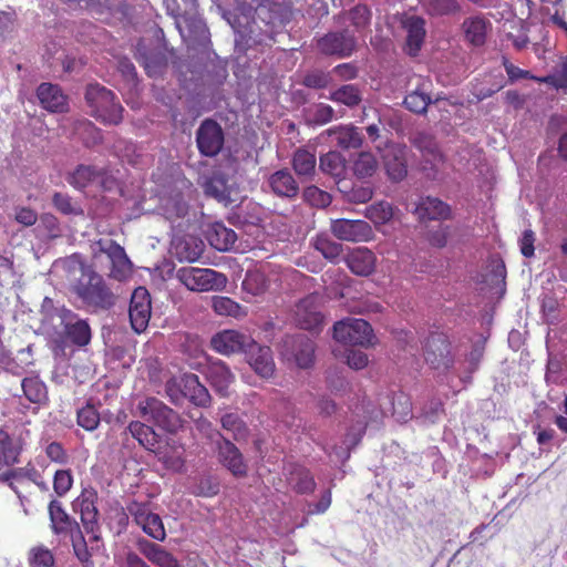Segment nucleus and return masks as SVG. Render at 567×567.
I'll use <instances>...</instances> for the list:
<instances>
[{"label": "nucleus", "instance_id": "obj_59", "mask_svg": "<svg viewBox=\"0 0 567 567\" xmlns=\"http://www.w3.org/2000/svg\"><path fill=\"white\" fill-rule=\"evenodd\" d=\"M163 210L168 220H175L187 214L188 206L182 198H169L164 204Z\"/></svg>", "mask_w": 567, "mask_h": 567}, {"label": "nucleus", "instance_id": "obj_6", "mask_svg": "<svg viewBox=\"0 0 567 567\" xmlns=\"http://www.w3.org/2000/svg\"><path fill=\"white\" fill-rule=\"evenodd\" d=\"M333 338L343 344L368 348L374 344L375 336L368 321L347 318L334 323Z\"/></svg>", "mask_w": 567, "mask_h": 567}, {"label": "nucleus", "instance_id": "obj_10", "mask_svg": "<svg viewBox=\"0 0 567 567\" xmlns=\"http://www.w3.org/2000/svg\"><path fill=\"white\" fill-rule=\"evenodd\" d=\"M97 498V492L93 487H85L72 502L73 511L80 514L84 530L87 534H92V539L94 540L99 539L96 535V532H99Z\"/></svg>", "mask_w": 567, "mask_h": 567}, {"label": "nucleus", "instance_id": "obj_56", "mask_svg": "<svg viewBox=\"0 0 567 567\" xmlns=\"http://www.w3.org/2000/svg\"><path fill=\"white\" fill-rule=\"evenodd\" d=\"M55 564L52 551L44 546H37L30 550V567H53Z\"/></svg>", "mask_w": 567, "mask_h": 567}, {"label": "nucleus", "instance_id": "obj_43", "mask_svg": "<svg viewBox=\"0 0 567 567\" xmlns=\"http://www.w3.org/2000/svg\"><path fill=\"white\" fill-rule=\"evenodd\" d=\"M338 189L344 195L346 200L353 204L368 203L373 197V189L371 186L354 185L349 186V183L344 181L337 182Z\"/></svg>", "mask_w": 567, "mask_h": 567}, {"label": "nucleus", "instance_id": "obj_30", "mask_svg": "<svg viewBox=\"0 0 567 567\" xmlns=\"http://www.w3.org/2000/svg\"><path fill=\"white\" fill-rule=\"evenodd\" d=\"M182 388H184L185 399H188L197 406H207L210 402L208 390L199 382L198 375L194 373H184L182 375Z\"/></svg>", "mask_w": 567, "mask_h": 567}, {"label": "nucleus", "instance_id": "obj_21", "mask_svg": "<svg viewBox=\"0 0 567 567\" xmlns=\"http://www.w3.org/2000/svg\"><path fill=\"white\" fill-rule=\"evenodd\" d=\"M348 268L357 276H370L377 265V257L367 247H355L349 250L344 257Z\"/></svg>", "mask_w": 567, "mask_h": 567}, {"label": "nucleus", "instance_id": "obj_27", "mask_svg": "<svg viewBox=\"0 0 567 567\" xmlns=\"http://www.w3.org/2000/svg\"><path fill=\"white\" fill-rule=\"evenodd\" d=\"M105 174V168L80 164L73 172L68 174L66 182L76 189H84L89 185L102 181Z\"/></svg>", "mask_w": 567, "mask_h": 567}, {"label": "nucleus", "instance_id": "obj_47", "mask_svg": "<svg viewBox=\"0 0 567 567\" xmlns=\"http://www.w3.org/2000/svg\"><path fill=\"white\" fill-rule=\"evenodd\" d=\"M241 286L246 292L259 296L268 289L269 282L265 272L259 269H252L246 272Z\"/></svg>", "mask_w": 567, "mask_h": 567}, {"label": "nucleus", "instance_id": "obj_46", "mask_svg": "<svg viewBox=\"0 0 567 567\" xmlns=\"http://www.w3.org/2000/svg\"><path fill=\"white\" fill-rule=\"evenodd\" d=\"M329 99L349 107L358 106L362 101L360 89L354 84H344L330 93Z\"/></svg>", "mask_w": 567, "mask_h": 567}, {"label": "nucleus", "instance_id": "obj_60", "mask_svg": "<svg viewBox=\"0 0 567 567\" xmlns=\"http://www.w3.org/2000/svg\"><path fill=\"white\" fill-rule=\"evenodd\" d=\"M44 453L47 457L55 464L65 465L69 462V454L60 442H50L45 446Z\"/></svg>", "mask_w": 567, "mask_h": 567}, {"label": "nucleus", "instance_id": "obj_5", "mask_svg": "<svg viewBox=\"0 0 567 567\" xmlns=\"http://www.w3.org/2000/svg\"><path fill=\"white\" fill-rule=\"evenodd\" d=\"M136 409L142 419L153 422L168 433H176L183 427L179 414L157 398L151 396L141 400Z\"/></svg>", "mask_w": 567, "mask_h": 567}, {"label": "nucleus", "instance_id": "obj_44", "mask_svg": "<svg viewBox=\"0 0 567 567\" xmlns=\"http://www.w3.org/2000/svg\"><path fill=\"white\" fill-rule=\"evenodd\" d=\"M128 431L138 443L146 450L153 451L158 443V435L152 426L140 421H132L128 424Z\"/></svg>", "mask_w": 567, "mask_h": 567}, {"label": "nucleus", "instance_id": "obj_38", "mask_svg": "<svg viewBox=\"0 0 567 567\" xmlns=\"http://www.w3.org/2000/svg\"><path fill=\"white\" fill-rule=\"evenodd\" d=\"M319 168L327 175L338 181H344L346 159L336 151L328 152L320 156Z\"/></svg>", "mask_w": 567, "mask_h": 567}, {"label": "nucleus", "instance_id": "obj_58", "mask_svg": "<svg viewBox=\"0 0 567 567\" xmlns=\"http://www.w3.org/2000/svg\"><path fill=\"white\" fill-rule=\"evenodd\" d=\"M303 198L315 207H327L331 204V196L317 186L306 187L303 190Z\"/></svg>", "mask_w": 567, "mask_h": 567}, {"label": "nucleus", "instance_id": "obj_63", "mask_svg": "<svg viewBox=\"0 0 567 567\" xmlns=\"http://www.w3.org/2000/svg\"><path fill=\"white\" fill-rule=\"evenodd\" d=\"M393 415L400 423H405L412 417V406L408 398H399L393 402Z\"/></svg>", "mask_w": 567, "mask_h": 567}, {"label": "nucleus", "instance_id": "obj_36", "mask_svg": "<svg viewBox=\"0 0 567 567\" xmlns=\"http://www.w3.org/2000/svg\"><path fill=\"white\" fill-rule=\"evenodd\" d=\"M312 247L322 255V257L332 264H338L343 254L342 244L333 240L328 234L321 233L311 239Z\"/></svg>", "mask_w": 567, "mask_h": 567}, {"label": "nucleus", "instance_id": "obj_50", "mask_svg": "<svg viewBox=\"0 0 567 567\" xmlns=\"http://www.w3.org/2000/svg\"><path fill=\"white\" fill-rule=\"evenodd\" d=\"M424 6L432 17L455 16L462 9L458 0H426Z\"/></svg>", "mask_w": 567, "mask_h": 567}, {"label": "nucleus", "instance_id": "obj_24", "mask_svg": "<svg viewBox=\"0 0 567 567\" xmlns=\"http://www.w3.org/2000/svg\"><path fill=\"white\" fill-rule=\"evenodd\" d=\"M218 457L220 463L231 472L234 476L244 477L247 475L248 467L244 462L243 454L229 440L224 439L219 444Z\"/></svg>", "mask_w": 567, "mask_h": 567}, {"label": "nucleus", "instance_id": "obj_25", "mask_svg": "<svg viewBox=\"0 0 567 567\" xmlns=\"http://www.w3.org/2000/svg\"><path fill=\"white\" fill-rule=\"evenodd\" d=\"M23 396L38 409L49 403V390L45 382L37 374L21 380Z\"/></svg>", "mask_w": 567, "mask_h": 567}, {"label": "nucleus", "instance_id": "obj_19", "mask_svg": "<svg viewBox=\"0 0 567 567\" xmlns=\"http://www.w3.org/2000/svg\"><path fill=\"white\" fill-rule=\"evenodd\" d=\"M249 365L261 378H271L275 373L276 367L272 358V352L269 347L260 346L255 340L245 352Z\"/></svg>", "mask_w": 567, "mask_h": 567}, {"label": "nucleus", "instance_id": "obj_54", "mask_svg": "<svg viewBox=\"0 0 567 567\" xmlns=\"http://www.w3.org/2000/svg\"><path fill=\"white\" fill-rule=\"evenodd\" d=\"M54 208L63 215H81L83 214L80 205L72 200V197L65 193L56 192L52 196Z\"/></svg>", "mask_w": 567, "mask_h": 567}, {"label": "nucleus", "instance_id": "obj_49", "mask_svg": "<svg viewBox=\"0 0 567 567\" xmlns=\"http://www.w3.org/2000/svg\"><path fill=\"white\" fill-rule=\"evenodd\" d=\"M212 307L219 316L239 318L246 315L238 302L226 296H214L212 298Z\"/></svg>", "mask_w": 567, "mask_h": 567}, {"label": "nucleus", "instance_id": "obj_17", "mask_svg": "<svg viewBox=\"0 0 567 567\" xmlns=\"http://www.w3.org/2000/svg\"><path fill=\"white\" fill-rule=\"evenodd\" d=\"M318 299L315 296H307L296 305L295 321L303 330H317L323 321L319 310Z\"/></svg>", "mask_w": 567, "mask_h": 567}, {"label": "nucleus", "instance_id": "obj_64", "mask_svg": "<svg viewBox=\"0 0 567 567\" xmlns=\"http://www.w3.org/2000/svg\"><path fill=\"white\" fill-rule=\"evenodd\" d=\"M450 237V226H440L437 229L431 230L427 235V240L431 246L436 248H444L447 245Z\"/></svg>", "mask_w": 567, "mask_h": 567}, {"label": "nucleus", "instance_id": "obj_23", "mask_svg": "<svg viewBox=\"0 0 567 567\" xmlns=\"http://www.w3.org/2000/svg\"><path fill=\"white\" fill-rule=\"evenodd\" d=\"M206 379L213 389L223 396L229 394V388L235 377L228 365L221 360L210 361L205 370Z\"/></svg>", "mask_w": 567, "mask_h": 567}, {"label": "nucleus", "instance_id": "obj_61", "mask_svg": "<svg viewBox=\"0 0 567 567\" xmlns=\"http://www.w3.org/2000/svg\"><path fill=\"white\" fill-rule=\"evenodd\" d=\"M182 375L177 378H171L165 383V393L173 404L178 405L185 399L184 388H182Z\"/></svg>", "mask_w": 567, "mask_h": 567}, {"label": "nucleus", "instance_id": "obj_40", "mask_svg": "<svg viewBox=\"0 0 567 567\" xmlns=\"http://www.w3.org/2000/svg\"><path fill=\"white\" fill-rule=\"evenodd\" d=\"M288 481L298 494H310L317 486L311 472L303 466H296L290 472Z\"/></svg>", "mask_w": 567, "mask_h": 567}, {"label": "nucleus", "instance_id": "obj_51", "mask_svg": "<svg viewBox=\"0 0 567 567\" xmlns=\"http://www.w3.org/2000/svg\"><path fill=\"white\" fill-rule=\"evenodd\" d=\"M100 413L91 400L86 404L78 410L76 422L78 425L85 431H94L100 425Z\"/></svg>", "mask_w": 567, "mask_h": 567}, {"label": "nucleus", "instance_id": "obj_9", "mask_svg": "<svg viewBox=\"0 0 567 567\" xmlns=\"http://www.w3.org/2000/svg\"><path fill=\"white\" fill-rule=\"evenodd\" d=\"M225 144V133L221 125L213 120L205 118L196 131V145L200 155L205 157L217 156Z\"/></svg>", "mask_w": 567, "mask_h": 567}, {"label": "nucleus", "instance_id": "obj_34", "mask_svg": "<svg viewBox=\"0 0 567 567\" xmlns=\"http://www.w3.org/2000/svg\"><path fill=\"white\" fill-rule=\"evenodd\" d=\"M207 239L215 249L228 251L234 247L237 235L231 228H227L223 223L216 221L209 227Z\"/></svg>", "mask_w": 567, "mask_h": 567}, {"label": "nucleus", "instance_id": "obj_11", "mask_svg": "<svg viewBox=\"0 0 567 567\" xmlns=\"http://www.w3.org/2000/svg\"><path fill=\"white\" fill-rule=\"evenodd\" d=\"M424 359L433 369H449L453 365L451 342L443 332H432L424 344Z\"/></svg>", "mask_w": 567, "mask_h": 567}, {"label": "nucleus", "instance_id": "obj_41", "mask_svg": "<svg viewBox=\"0 0 567 567\" xmlns=\"http://www.w3.org/2000/svg\"><path fill=\"white\" fill-rule=\"evenodd\" d=\"M291 164L299 177H311L316 171V154L306 148H298L293 153Z\"/></svg>", "mask_w": 567, "mask_h": 567}, {"label": "nucleus", "instance_id": "obj_16", "mask_svg": "<svg viewBox=\"0 0 567 567\" xmlns=\"http://www.w3.org/2000/svg\"><path fill=\"white\" fill-rule=\"evenodd\" d=\"M252 338L236 330H223L216 333L212 340V348L224 355L245 353L252 342Z\"/></svg>", "mask_w": 567, "mask_h": 567}, {"label": "nucleus", "instance_id": "obj_42", "mask_svg": "<svg viewBox=\"0 0 567 567\" xmlns=\"http://www.w3.org/2000/svg\"><path fill=\"white\" fill-rule=\"evenodd\" d=\"M74 132L85 147H94L103 142L102 131L89 120L76 121Z\"/></svg>", "mask_w": 567, "mask_h": 567}, {"label": "nucleus", "instance_id": "obj_31", "mask_svg": "<svg viewBox=\"0 0 567 567\" xmlns=\"http://www.w3.org/2000/svg\"><path fill=\"white\" fill-rule=\"evenodd\" d=\"M290 344L297 365L310 368L315 360V342L305 334H296L290 338Z\"/></svg>", "mask_w": 567, "mask_h": 567}, {"label": "nucleus", "instance_id": "obj_4", "mask_svg": "<svg viewBox=\"0 0 567 567\" xmlns=\"http://www.w3.org/2000/svg\"><path fill=\"white\" fill-rule=\"evenodd\" d=\"M105 256L109 264V277L123 281L132 275L133 265L124 248L113 239H99L93 247V259Z\"/></svg>", "mask_w": 567, "mask_h": 567}, {"label": "nucleus", "instance_id": "obj_7", "mask_svg": "<svg viewBox=\"0 0 567 567\" xmlns=\"http://www.w3.org/2000/svg\"><path fill=\"white\" fill-rule=\"evenodd\" d=\"M412 144L422 155L421 169L429 179L440 178L445 158L440 152L434 137L427 133L419 132L414 135Z\"/></svg>", "mask_w": 567, "mask_h": 567}, {"label": "nucleus", "instance_id": "obj_53", "mask_svg": "<svg viewBox=\"0 0 567 567\" xmlns=\"http://www.w3.org/2000/svg\"><path fill=\"white\" fill-rule=\"evenodd\" d=\"M71 542L74 555L82 564V567H94L92 551L89 549L81 529L71 535Z\"/></svg>", "mask_w": 567, "mask_h": 567}, {"label": "nucleus", "instance_id": "obj_33", "mask_svg": "<svg viewBox=\"0 0 567 567\" xmlns=\"http://www.w3.org/2000/svg\"><path fill=\"white\" fill-rule=\"evenodd\" d=\"M21 452L20 440L12 437L7 431L0 429V471L18 463Z\"/></svg>", "mask_w": 567, "mask_h": 567}, {"label": "nucleus", "instance_id": "obj_57", "mask_svg": "<svg viewBox=\"0 0 567 567\" xmlns=\"http://www.w3.org/2000/svg\"><path fill=\"white\" fill-rule=\"evenodd\" d=\"M73 486L71 470H58L53 475V491L59 497L65 496Z\"/></svg>", "mask_w": 567, "mask_h": 567}, {"label": "nucleus", "instance_id": "obj_37", "mask_svg": "<svg viewBox=\"0 0 567 567\" xmlns=\"http://www.w3.org/2000/svg\"><path fill=\"white\" fill-rule=\"evenodd\" d=\"M64 338L76 347H85L90 343L92 333L86 320L76 319L74 322H66L63 328Z\"/></svg>", "mask_w": 567, "mask_h": 567}, {"label": "nucleus", "instance_id": "obj_20", "mask_svg": "<svg viewBox=\"0 0 567 567\" xmlns=\"http://www.w3.org/2000/svg\"><path fill=\"white\" fill-rule=\"evenodd\" d=\"M37 96L41 106L51 113H64L69 110L68 96L58 84L41 83L37 89Z\"/></svg>", "mask_w": 567, "mask_h": 567}, {"label": "nucleus", "instance_id": "obj_62", "mask_svg": "<svg viewBox=\"0 0 567 567\" xmlns=\"http://www.w3.org/2000/svg\"><path fill=\"white\" fill-rule=\"evenodd\" d=\"M331 82L329 73L322 71H315L308 73L303 78V85L310 89H326Z\"/></svg>", "mask_w": 567, "mask_h": 567}, {"label": "nucleus", "instance_id": "obj_12", "mask_svg": "<svg viewBox=\"0 0 567 567\" xmlns=\"http://www.w3.org/2000/svg\"><path fill=\"white\" fill-rule=\"evenodd\" d=\"M127 512L143 532L156 540H164L166 532L159 515L152 513L146 503L136 501L127 505Z\"/></svg>", "mask_w": 567, "mask_h": 567}, {"label": "nucleus", "instance_id": "obj_14", "mask_svg": "<svg viewBox=\"0 0 567 567\" xmlns=\"http://www.w3.org/2000/svg\"><path fill=\"white\" fill-rule=\"evenodd\" d=\"M152 315L151 295L145 287H137L132 296L128 317L132 329L141 333L146 330Z\"/></svg>", "mask_w": 567, "mask_h": 567}, {"label": "nucleus", "instance_id": "obj_39", "mask_svg": "<svg viewBox=\"0 0 567 567\" xmlns=\"http://www.w3.org/2000/svg\"><path fill=\"white\" fill-rule=\"evenodd\" d=\"M431 102L427 85L425 82H422L404 97L403 104L409 111L423 114L426 112Z\"/></svg>", "mask_w": 567, "mask_h": 567}, {"label": "nucleus", "instance_id": "obj_26", "mask_svg": "<svg viewBox=\"0 0 567 567\" xmlns=\"http://www.w3.org/2000/svg\"><path fill=\"white\" fill-rule=\"evenodd\" d=\"M141 554L157 567H181L179 560L163 546L150 540L138 543Z\"/></svg>", "mask_w": 567, "mask_h": 567}, {"label": "nucleus", "instance_id": "obj_18", "mask_svg": "<svg viewBox=\"0 0 567 567\" xmlns=\"http://www.w3.org/2000/svg\"><path fill=\"white\" fill-rule=\"evenodd\" d=\"M383 165L389 178L401 182L408 175L406 147L402 145H388L382 155Z\"/></svg>", "mask_w": 567, "mask_h": 567}, {"label": "nucleus", "instance_id": "obj_28", "mask_svg": "<svg viewBox=\"0 0 567 567\" xmlns=\"http://www.w3.org/2000/svg\"><path fill=\"white\" fill-rule=\"evenodd\" d=\"M491 27V22L481 16L468 17L462 23L465 40L474 47H482L485 43Z\"/></svg>", "mask_w": 567, "mask_h": 567}, {"label": "nucleus", "instance_id": "obj_2", "mask_svg": "<svg viewBox=\"0 0 567 567\" xmlns=\"http://www.w3.org/2000/svg\"><path fill=\"white\" fill-rule=\"evenodd\" d=\"M90 114L103 124L117 125L123 120V106L116 95L99 83H91L85 90Z\"/></svg>", "mask_w": 567, "mask_h": 567}, {"label": "nucleus", "instance_id": "obj_35", "mask_svg": "<svg viewBox=\"0 0 567 567\" xmlns=\"http://www.w3.org/2000/svg\"><path fill=\"white\" fill-rule=\"evenodd\" d=\"M337 146L342 150L359 148L363 143V135L357 126L347 125L329 130Z\"/></svg>", "mask_w": 567, "mask_h": 567}, {"label": "nucleus", "instance_id": "obj_3", "mask_svg": "<svg viewBox=\"0 0 567 567\" xmlns=\"http://www.w3.org/2000/svg\"><path fill=\"white\" fill-rule=\"evenodd\" d=\"M177 280L188 290L197 292L221 291L228 279L223 272L209 268L182 267L176 271Z\"/></svg>", "mask_w": 567, "mask_h": 567}, {"label": "nucleus", "instance_id": "obj_29", "mask_svg": "<svg viewBox=\"0 0 567 567\" xmlns=\"http://www.w3.org/2000/svg\"><path fill=\"white\" fill-rule=\"evenodd\" d=\"M49 515L52 529L55 534H74L80 529L79 524L70 517L62 507L61 502L52 499L49 503Z\"/></svg>", "mask_w": 567, "mask_h": 567}, {"label": "nucleus", "instance_id": "obj_48", "mask_svg": "<svg viewBox=\"0 0 567 567\" xmlns=\"http://www.w3.org/2000/svg\"><path fill=\"white\" fill-rule=\"evenodd\" d=\"M378 166V161L372 153L361 152L353 162L352 171L358 178L363 179L373 176Z\"/></svg>", "mask_w": 567, "mask_h": 567}, {"label": "nucleus", "instance_id": "obj_1", "mask_svg": "<svg viewBox=\"0 0 567 567\" xmlns=\"http://www.w3.org/2000/svg\"><path fill=\"white\" fill-rule=\"evenodd\" d=\"M74 292L87 307L107 310L115 305L116 296L101 275L82 267V276L74 285Z\"/></svg>", "mask_w": 567, "mask_h": 567}, {"label": "nucleus", "instance_id": "obj_15", "mask_svg": "<svg viewBox=\"0 0 567 567\" xmlns=\"http://www.w3.org/2000/svg\"><path fill=\"white\" fill-rule=\"evenodd\" d=\"M400 24L406 32L405 53L410 56H416L426 37L425 20L420 16L404 13L400 19Z\"/></svg>", "mask_w": 567, "mask_h": 567}, {"label": "nucleus", "instance_id": "obj_32", "mask_svg": "<svg viewBox=\"0 0 567 567\" xmlns=\"http://www.w3.org/2000/svg\"><path fill=\"white\" fill-rule=\"evenodd\" d=\"M416 213L423 220H445L451 218V207L440 198L430 196L420 202Z\"/></svg>", "mask_w": 567, "mask_h": 567}, {"label": "nucleus", "instance_id": "obj_13", "mask_svg": "<svg viewBox=\"0 0 567 567\" xmlns=\"http://www.w3.org/2000/svg\"><path fill=\"white\" fill-rule=\"evenodd\" d=\"M330 230L334 237L342 241L361 243L373 238L372 227L361 219H334L331 221Z\"/></svg>", "mask_w": 567, "mask_h": 567}, {"label": "nucleus", "instance_id": "obj_55", "mask_svg": "<svg viewBox=\"0 0 567 567\" xmlns=\"http://www.w3.org/2000/svg\"><path fill=\"white\" fill-rule=\"evenodd\" d=\"M220 422L223 429L233 433L235 440L245 437L248 432L244 421L235 413H227L223 415Z\"/></svg>", "mask_w": 567, "mask_h": 567}, {"label": "nucleus", "instance_id": "obj_45", "mask_svg": "<svg viewBox=\"0 0 567 567\" xmlns=\"http://www.w3.org/2000/svg\"><path fill=\"white\" fill-rule=\"evenodd\" d=\"M339 18L349 20L354 31L361 33L370 25L371 11L365 4H357L348 12L339 14Z\"/></svg>", "mask_w": 567, "mask_h": 567}, {"label": "nucleus", "instance_id": "obj_52", "mask_svg": "<svg viewBox=\"0 0 567 567\" xmlns=\"http://www.w3.org/2000/svg\"><path fill=\"white\" fill-rule=\"evenodd\" d=\"M365 217L375 225H384L393 217V208L389 202L380 200L365 208Z\"/></svg>", "mask_w": 567, "mask_h": 567}, {"label": "nucleus", "instance_id": "obj_8", "mask_svg": "<svg viewBox=\"0 0 567 567\" xmlns=\"http://www.w3.org/2000/svg\"><path fill=\"white\" fill-rule=\"evenodd\" d=\"M316 47L323 55L344 59L355 52L357 39L348 29H343L320 37L317 39Z\"/></svg>", "mask_w": 567, "mask_h": 567}, {"label": "nucleus", "instance_id": "obj_22", "mask_svg": "<svg viewBox=\"0 0 567 567\" xmlns=\"http://www.w3.org/2000/svg\"><path fill=\"white\" fill-rule=\"evenodd\" d=\"M270 190L280 198L295 199L300 187L288 168L278 169L268 177Z\"/></svg>", "mask_w": 567, "mask_h": 567}]
</instances>
